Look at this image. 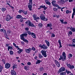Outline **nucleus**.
<instances>
[{
  "instance_id": "nucleus-1",
  "label": "nucleus",
  "mask_w": 75,
  "mask_h": 75,
  "mask_svg": "<svg viewBox=\"0 0 75 75\" xmlns=\"http://www.w3.org/2000/svg\"><path fill=\"white\" fill-rule=\"evenodd\" d=\"M28 34L27 33H24L22 35H20V37L21 40H22L24 41V42H25L27 43H28V41L26 40L25 38H24V37H27Z\"/></svg>"
},
{
  "instance_id": "nucleus-2",
  "label": "nucleus",
  "mask_w": 75,
  "mask_h": 75,
  "mask_svg": "<svg viewBox=\"0 0 75 75\" xmlns=\"http://www.w3.org/2000/svg\"><path fill=\"white\" fill-rule=\"evenodd\" d=\"M39 47H40L41 48L43 49V50H47V49H48L47 46L44 44H43L42 45H39Z\"/></svg>"
},
{
  "instance_id": "nucleus-3",
  "label": "nucleus",
  "mask_w": 75,
  "mask_h": 75,
  "mask_svg": "<svg viewBox=\"0 0 75 75\" xmlns=\"http://www.w3.org/2000/svg\"><path fill=\"white\" fill-rule=\"evenodd\" d=\"M12 18L13 17H11L10 15L8 14L6 16L5 19L6 21H10V20L12 19Z\"/></svg>"
},
{
  "instance_id": "nucleus-4",
  "label": "nucleus",
  "mask_w": 75,
  "mask_h": 75,
  "mask_svg": "<svg viewBox=\"0 0 75 75\" xmlns=\"http://www.w3.org/2000/svg\"><path fill=\"white\" fill-rule=\"evenodd\" d=\"M40 17L41 19V20H42L43 21H48V19L47 18H45V16L44 15H41L40 16Z\"/></svg>"
},
{
  "instance_id": "nucleus-5",
  "label": "nucleus",
  "mask_w": 75,
  "mask_h": 75,
  "mask_svg": "<svg viewBox=\"0 0 75 75\" xmlns=\"http://www.w3.org/2000/svg\"><path fill=\"white\" fill-rule=\"evenodd\" d=\"M47 51H45L44 50H42L41 51V53L42 54L43 56L44 57H46L47 56V53H46V52Z\"/></svg>"
},
{
  "instance_id": "nucleus-6",
  "label": "nucleus",
  "mask_w": 75,
  "mask_h": 75,
  "mask_svg": "<svg viewBox=\"0 0 75 75\" xmlns=\"http://www.w3.org/2000/svg\"><path fill=\"white\" fill-rule=\"evenodd\" d=\"M65 71V68L64 67H62L59 69V70L58 71L57 73L58 74H59V73H60V72H62Z\"/></svg>"
},
{
  "instance_id": "nucleus-7",
  "label": "nucleus",
  "mask_w": 75,
  "mask_h": 75,
  "mask_svg": "<svg viewBox=\"0 0 75 75\" xmlns=\"http://www.w3.org/2000/svg\"><path fill=\"white\" fill-rule=\"evenodd\" d=\"M40 7L38 8V10H40V9H41L42 8H44V10H45L46 9H47V7H46L44 5H41L40 6Z\"/></svg>"
},
{
  "instance_id": "nucleus-8",
  "label": "nucleus",
  "mask_w": 75,
  "mask_h": 75,
  "mask_svg": "<svg viewBox=\"0 0 75 75\" xmlns=\"http://www.w3.org/2000/svg\"><path fill=\"white\" fill-rule=\"evenodd\" d=\"M11 64L8 63H7L5 64V67L6 69H8L10 67Z\"/></svg>"
},
{
  "instance_id": "nucleus-9",
  "label": "nucleus",
  "mask_w": 75,
  "mask_h": 75,
  "mask_svg": "<svg viewBox=\"0 0 75 75\" xmlns=\"http://www.w3.org/2000/svg\"><path fill=\"white\" fill-rule=\"evenodd\" d=\"M32 50L31 48H29L28 49H25V52H27V53H30L31 52V51Z\"/></svg>"
},
{
  "instance_id": "nucleus-10",
  "label": "nucleus",
  "mask_w": 75,
  "mask_h": 75,
  "mask_svg": "<svg viewBox=\"0 0 75 75\" xmlns=\"http://www.w3.org/2000/svg\"><path fill=\"white\" fill-rule=\"evenodd\" d=\"M28 25L29 26H30V27H36V26H34V24L31 23V21H29V22L28 23Z\"/></svg>"
},
{
  "instance_id": "nucleus-11",
  "label": "nucleus",
  "mask_w": 75,
  "mask_h": 75,
  "mask_svg": "<svg viewBox=\"0 0 75 75\" xmlns=\"http://www.w3.org/2000/svg\"><path fill=\"white\" fill-rule=\"evenodd\" d=\"M11 72L12 75H17V73L14 70H11Z\"/></svg>"
},
{
  "instance_id": "nucleus-12",
  "label": "nucleus",
  "mask_w": 75,
  "mask_h": 75,
  "mask_svg": "<svg viewBox=\"0 0 75 75\" xmlns=\"http://www.w3.org/2000/svg\"><path fill=\"white\" fill-rule=\"evenodd\" d=\"M16 18H17V19H20V18H21V19H22V18H23V17H22V16L20 15H17L16 17Z\"/></svg>"
},
{
  "instance_id": "nucleus-13",
  "label": "nucleus",
  "mask_w": 75,
  "mask_h": 75,
  "mask_svg": "<svg viewBox=\"0 0 75 75\" xmlns=\"http://www.w3.org/2000/svg\"><path fill=\"white\" fill-rule=\"evenodd\" d=\"M55 62L57 67H60V64L59 63L57 60H55Z\"/></svg>"
},
{
  "instance_id": "nucleus-14",
  "label": "nucleus",
  "mask_w": 75,
  "mask_h": 75,
  "mask_svg": "<svg viewBox=\"0 0 75 75\" xmlns=\"http://www.w3.org/2000/svg\"><path fill=\"white\" fill-rule=\"evenodd\" d=\"M69 28L70 30H71L72 32H73L74 33L75 32V28L74 27L73 28L72 26H71V28Z\"/></svg>"
},
{
  "instance_id": "nucleus-15",
  "label": "nucleus",
  "mask_w": 75,
  "mask_h": 75,
  "mask_svg": "<svg viewBox=\"0 0 75 75\" xmlns=\"http://www.w3.org/2000/svg\"><path fill=\"white\" fill-rule=\"evenodd\" d=\"M61 59H62V61H65V59H64V57H62V56L61 55L60 56V58L59 59V60H61Z\"/></svg>"
},
{
  "instance_id": "nucleus-16",
  "label": "nucleus",
  "mask_w": 75,
  "mask_h": 75,
  "mask_svg": "<svg viewBox=\"0 0 75 75\" xmlns=\"http://www.w3.org/2000/svg\"><path fill=\"white\" fill-rule=\"evenodd\" d=\"M31 35H32V37H33L34 38H36V35L35 33H32Z\"/></svg>"
},
{
  "instance_id": "nucleus-17",
  "label": "nucleus",
  "mask_w": 75,
  "mask_h": 75,
  "mask_svg": "<svg viewBox=\"0 0 75 75\" xmlns=\"http://www.w3.org/2000/svg\"><path fill=\"white\" fill-rule=\"evenodd\" d=\"M53 6L54 7H57L59 9H61V7L59 6L58 5V4H56Z\"/></svg>"
},
{
  "instance_id": "nucleus-18",
  "label": "nucleus",
  "mask_w": 75,
  "mask_h": 75,
  "mask_svg": "<svg viewBox=\"0 0 75 75\" xmlns=\"http://www.w3.org/2000/svg\"><path fill=\"white\" fill-rule=\"evenodd\" d=\"M45 2H46V4H47L51 6V3L48 1V0H45Z\"/></svg>"
},
{
  "instance_id": "nucleus-19",
  "label": "nucleus",
  "mask_w": 75,
  "mask_h": 75,
  "mask_svg": "<svg viewBox=\"0 0 75 75\" xmlns=\"http://www.w3.org/2000/svg\"><path fill=\"white\" fill-rule=\"evenodd\" d=\"M45 42H46L47 46L48 47H50V42H48V40H46L45 41Z\"/></svg>"
},
{
  "instance_id": "nucleus-20",
  "label": "nucleus",
  "mask_w": 75,
  "mask_h": 75,
  "mask_svg": "<svg viewBox=\"0 0 75 75\" xmlns=\"http://www.w3.org/2000/svg\"><path fill=\"white\" fill-rule=\"evenodd\" d=\"M28 8H29V11H31V10H32V8H32V5H29L28 6Z\"/></svg>"
},
{
  "instance_id": "nucleus-21",
  "label": "nucleus",
  "mask_w": 75,
  "mask_h": 75,
  "mask_svg": "<svg viewBox=\"0 0 75 75\" xmlns=\"http://www.w3.org/2000/svg\"><path fill=\"white\" fill-rule=\"evenodd\" d=\"M58 42L60 45V48H62V44H61V40H58Z\"/></svg>"
},
{
  "instance_id": "nucleus-22",
  "label": "nucleus",
  "mask_w": 75,
  "mask_h": 75,
  "mask_svg": "<svg viewBox=\"0 0 75 75\" xmlns=\"http://www.w3.org/2000/svg\"><path fill=\"white\" fill-rule=\"evenodd\" d=\"M62 55L64 57V59H66V54L65 52H63Z\"/></svg>"
},
{
  "instance_id": "nucleus-23",
  "label": "nucleus",
  "mask_w": 75,
  "mask_h": 75,
  "mask_svg": "<svg viewBox=\"0 0 75 75\" xmlns=\"http://www.w3.org/2000/svg\"><path fill=\"white\" fill-rule=\"evenodd\" d=\"M33 17L35 20H37V19H36V18L37 17V15H35V14H33Z\"/></svg>"
},
{
  "instance_id": "nucleus-24",
  "label": "nucleus",
  "mask_w": 75,
  "mask_h": 75,
  "mask_svg": "<svg viewBox=\"0 0 75 75\" xmlns=\"http://www.w3.org/2000/svg\"><path fill=\"white\" fill-rule=\"evenodd\" d=\"M56 3V1H52L51 3H52V6H54V5L56 4H55V3Z\"/></svg>"
},
{
  "instance_id": "nucleus-25",
  "label": "nucleus",
  "mask_w": 75,
  "mask_h": 75,
  "mask_svg": "<svg viewBox=\"0 0 75 75\" xmlns=\"http://www.w3.org/2000/svg\"><path fill=\"white\" fill-rule=\"evenodd\" d=\"M52 26V24L51 23H49L47 24V27H49L51 28Z\"/></svg>"
},
{
  "instance_id": "nucleus-26",
  "label": "nucleus",
  "mask_w": 75,
  "mask_h": 75,
  "mask_svg": "<svg viewBox=\"0 0 75 75\" xmlns=\"http://www.w3.org/2000/svg\"><path fill=\"white\" fill-rule=\"evenodd\" d=\"M42 61H40V60H37V61L36 62L35 64H40V62H42Z\"/></svg>"
},
{
  "instance_id": "nucleus-27",
  "label": "nucleus",
  "mask_w": 75,
  "mask_h": 75,
  "mask_svg": "<svg viewBox=\"0 0 75 75\" xmlns=\"http://www.w3.org/2000/svg\"><path fill=\"white\" fill-rule=\"evenodd\" d=\"M72 57V54H69L68 55V58L69 59H71V57Z\"/></svg>"
},
{
  "instance_id": "nucleus-28",
  "label": "nucleus",
  "mask_w": 75,
  "mask_h": 75,
  "mask_svg": "<svg viewBox=\"0 0 75 75\" xmlns=\"http://www.w3.org/2000/svg\"><path fill=\"white\" fill-rule=\"evenodd\" d=\"M60 3H62V4H64L65 3L64 0H60Z\"/></svg>"
},
{
  "instance_id": "nucleus-29",
  "label": "nucleus",
  "mask_w": 75,
  "mask_h": 75,
  "mask_svg": "<svg viewBox=\"0 0 75 75\" xmlns=\"http://www.w3.org/2000/svg\"><path fill=\"white\" fill-rule=\"evenodd\" d=\"M74 42H72V44H69V46L70 47H75V44H74Z\"/></svg>"
},
{
  "instance_id": "nucleus-30",
  "label": "nucleus",
  "mask_w": 75,
  "mask_h": 75,
  "mask_svg": "<svg viewBox=\"0 0 75 75\" xmlns=\"http://www.w3.org/2000/svg\"><path fill=\"white\" fill-rule=\"evenodd\" d=\"M3 32L5 34V35H6V36H7V33H6V31L4 29V31H3Z\"/></svg>"
},
{
  "instance_id": "nucleus-31",
  "label": "nucleus",
  "mask_w": 75,
  "mask_h": 75,
  "mask_svg": "<svg viewBox=\"0 0 75 75\" xmlns=\"http://www.w3.org/2000/svg\"><path fill=\"white\" fill-rule=\"evenodd\" d=\"M60 75H66V72H62L60 74Z\"/></svg>"
},
{
  "instance_id": "nucleus-32",
  "label": "nucleus",
  "mask_w": 75,
  "mask_h": 75,
  "mask_svg": "<svg viewBox=\"0 0 75 75\" xmlns=\"http://www.w3.org/2000/svg\"><path fill=\"white\" fill-rule=\"evenodd\" d=\"M2 11H5L6 10V8L4 7H3L1 9Z\"/></svg>"
},
{
  "instance_id": "nucleus-33",
  "label": "nucleus",
  "mask_w": 75,
  "mask_h": 75,
  "mask_svg": "<svg viewBox=\"0 0 75 75\" xmlns=\"http://www.w3.org/2000/svg\"><path fill=\"white\" fill-rule=\"evenodd\" d=\"M74 15L75 16V12H73L72 16V18L73 19H74Z\"/></svg>"
},
{
  "instance_id": "nucleus-34",
  "label": "nucleus",
  "mask_w": 75,
  "mask_h": 75,
  "mask_svg": "<svg viewBox=\"0 0 75 75\" xmlns=\"http://www.w3.org/2000/svg\"><path fill=\"white\" fill-rule=\"evenodd\" d=\"M23 13L25 14V15H26V14H27V11H25L24 10L23 11Z\"/></svg>"
},
{
  "instance_id": "nucleus-35",
  "label": "nucleus",
  "mask_w": 75,
  "mask_h": 75,
  "mask_svg": "<svg viewBox=\"0 0 75 75\" xmlns=\"http://www.w3.org/2000/svg\"><path fill=\"white\" fill-rule=\"evenodd\" d=\"M38 26L40 28H41L42 27V23H39L38 25Z\"/></svg>"
},
{
  "instance_id": "nucleus-36",
  "label": "nucleus",
  "mask_w": 75,
  "mask_h": 75,
  "mask_svg": "<svg viewBox=\"0 0 75 75\" xmlns=\"http://www.w3.org/2000/svg\"><path fill=\"white\" fill-rule=\"evenodd\" d=\"M55 37V34L53 33H52L51 37L52 38H54V37Z\"/></svg>"
},
{
  "instance_id": "nucleus-37",
  "label": "nucleus",
  "mask_w": 75,
  "mask_h": 75,
  "mask_svg": "<svg viewBox=\"0 0 75 75\" xmlns=\"http://www.w3.org/2000/svg\"><path fill=\"white\" fill-rule=\"evenodd\" d=\"M3 67H1V66L0 65V72H1L2 69H3Z\"/></svg>"
},
{
  "instance_id": "nucleus-38",
  "label": "nucleus",
  "mask_w": 75,
  "mask_h": 75,
  "mask_svg": "<svg viewBox=\"0 0 75 75\" xmlns=\"http://www.w3.org/2000/svg\"><path fill=\"white\" fill-rule=\"evenodd\" d=\"M74 68V66L71 65L69 68H70V69H73V68Z\"/></svg>"
},
{
  "instance_id": "nucleus-39",
  "label": "nucleus",
  "mask_w": 75,
  "mask_h": 75,
  "mask_svg": "<svg viewBox=\"0 0 75 75\" xmlns=\"http://www.w3.org/2000/svg\"><path fill=\"white\" fill-rule=\"evenodd\" d=\"M39 57L40 58H43V56H42L40 54H39Z\"/></svg>"
},
{
  "instance_id": "nucleus-40",
  "label": "nucleus",
  "mask_w": 75,
  "mask_h": 75,
  "mask_svg": "<svg viewBox=\"0 0 75 75\" xmlns=\"http://www.w3.org/2000/svg\"><path fill=\"white\" fill-rule=\"evenodd\" d=\"M9 52H10V55H13V51L12 50H10L9 51Z\"/></svg>"
},
{
  "instance_id": "nucleus-41",
  "label": "nucleus",
  "mask_w": 75,
  "mask_h": 75,
  "mask_svg": "<svg viewBox=\"0 0 75 75\" xmlns=\"http://www.w3.org/2000/svg\"><path fill=\"white\" fill-rule=\"evenodd\" d=\"M23 10H22L20 9L19 10L18 13H23Z\"/></svg>"
},
{
  "instance_id": "nucleus-42",
  "label": "nucleus",
  "mask_w": 75,
  "mask_h": 75,
  "mask_svg": "<svg viewBox=\"0 0 75 75\" xmlns=\"http://www.w3.org/2000/svg\"><path fill=\"white\" fill-rule=\"evenodd\" d=\"M8 47L9 49L11 50H13V47L11 46H8Z\"/></svg>"
},
{
  "instance_id": "nucleus-43",
  "label": "nucleus",
  "mask_w": 75,
  "mask_h": 75,
  "mask_svg": "<svg viewBox=\"0 0 75 75\" xmlns=\"http://www.w3.org/2000/svg\"><path fill=\"white\" fill-rule=\"evenodd\" d=\"M62 19L60 18V19L59 20V21L62 23H64V19H63L62 20Z\"/></svg>"
},
{
  "instance_id": "nucleus-44",
  "label": "nucleus",
  "mask_w": 75,
  "mask_h": 75,
  "mask_svg": "<svg viewBox=\"0 0 75 75\" xmlns=\"http://www.w3.org/2000/svg\"><path fill=\"white\" fill-rule=\"evenodd\" d=\"M27 33L29 35H31V32H30V31H28Z\"/></svg>"
},
{
  "instance_id": "nucleus-45",
  "label": "nucleus",
  "mask_w": 75,
  "mask_h": 75,
  "mask_svg": "<svg viewBox=\"0 0 75 75\" xmlns=\"http://www.w3.org/2000/svg\"><path fill=\"white\" fill-rule=\"evenodd\" d=\"M40 71H42L44 70V69L42 67H41L40 68Z\"/></svg>"
},
{
  "instance_id": "nucleus-46",
  "label": "nucleus",
  "mask_w": 75,
  "mask_h": 75,
  "mask_svg": "<svg viewBox=\"0 0 75 75\" xmlns=\"http://www.w3.org/2000/svg\"><path fill=\"white\" fill-rule=\"evenodd\" d=\"M36 20H35L36 22H38V20H40V17H38L37 18H36Z\"/></svg>"
},
{
  "instance_id": "nucleus-47",
  "label": "nucleus",
  "mask_w": 75,
  "mask_h": 75,
  "mask_svg": "<svg viewBox=\"0 0 75 75\" xmlns=\"http://www.w3.org/2000/svg\"><path fill=\"white\" fill-rule=\"evenodd\" d=\"M67 65L69 68H70L71 66V64H68V63H67Z\"/></svg>"
},
{
  "instance_id": "nucleus-48",
  "label": "nucleus",
  "mask_w": 75,
  "mask_h": 75,
  "mask_svg": "<svg viewBox=\"0 0 75 75\" xmlns=\"http://www.w3.org/2000/svg\"><path fill=\"white\" fill-rule=\"evenodd\" d=\"M13 46H14V47H15V48H16L17 47V45H16V44H15V43H13Z\"/></svg>"
},
{
  "instance_id": "nucleus-49",
  "label": "nucleus",
  "mask_w": 75,
  "mask_h": 75,
  "mask_svg": "<svg viewBox=\"0 0 75 75\" xmlns=\"http://www.w3.org/2000/svg\"><path fill=\"white\" fill-rule=\"evenodd\" d=\"M53 10H54V11H58V9L56 8H54L53 9Z\"/></svg>"
},
{
  "instance_id": "nucleus-50",
  "label": "nucleus",
  "mask_w": 75,
  "mask_h": 75,
  "mask_svg": "<svg viewBox=\"0 0 75 75\" xmlns=\"http://www.w3.org/2000/svg\"><path fill=\"white\" fill-rule=\"evenodd\" d=\"M17 65H16L14 64L13 66V70H14V69L15 68V67H17Z\"/></svg>"
},
{
  "instance_id": "nucleus-51",
  "label": "nucleus",
  "mask_w": 75,
  "mask_h": 75,
  "mask_svg": "<svg viewBox=\"0 0 75 75\" xmlns=\"http://www.w3.org/2000/svg\"><path fill=\"white\" fill-rule=\"evenodd\" d=\"M31 50H33V51H35V48L34 47H33L32 48Z\"/></svg>"
},
{
  "instance_id": "nucleus-52",
  "label": "nucleus",
  "mask_w": 75,
  "mask_h": 75,
  "mask_svg": "<svg viewBox=\"0 0 75 75\" xmlns=\"http://www.w3.org/2000/svg\"><path fill=\"white\" fill-rule=\"evenodd\" d=\"M25 30H26V31H28V30H29V28L28 27H26L25 28Z\"/></svg>"
},
{
  "instance_id": "nucleus-53",
  "label": "nucleus",
  "mask_w": 75,
  "mask_h": 75,
  "mask_svg": "<svg viewBox=\"0 0 75 75\" xmlns=\"http://www.w3.org/2000/svg\"><path fill=\"white\" fill-rule=\"evenodd\" d=\"M69 13V11L68 10H67L66 11V13L67 14H68Z\"/></svg>"
},
{
  "instance_id": "nucleus-54",
  "label": "nucleus",
  "mask_w": 75,
  "mask_h": 75,
  "mask_svg": "<svg viewBox=\"0 0 75 75\" xmlns=\"http://www.w3.org/2000/svg\"><path fill=\"white\" fill-rule=\"evenodd\" d=\"M28 4H30L29 5H32L33 4V2H29Z\"/></svg>"
},
{
  "instance_id": "nucleus-55",
  "label": "nucleus",
  "mask_w": 75,
  "mask_h": 75,
  "mask_svg": "<svg viewBox=\"0 0 75 75\" xmlns=\"http://www.w3.org/2000/svg\"><path fill=\"white\" fill-rule=\"evenodd\" d=\"M69 33L70 35H72V32L71 31H70L69 32Z\"/></svg>"
},
{
  "instance_id": "nucleus-56",
  "label": "nucleus",
  "mask_w": 75,
  "mask_h": 75,
  "mask_svg": "<svg viewBox=\"0 0 75 75\" xmlns=\"http://www.w3.org/2000/svg\"><path fill=\"white\" fill-rule=\"evenodd\" d=\"M7 33H8V34H10V33H11V31H10V30H8L7 31Z\"/></svg>"
},
{
  "instance_id": "nucleus-57",
  "label": "nucleus",
  "mask_w": 75,
  "mask_h": 75,
  "mask_svg": "<svg viewBox=\"0 0 75 75\" xmlns=\"http://www.w3.org/2000/svg\"><path fill=\"white\" fill-rule=\"evenodd\" d=\"M30 20H28L25 23L26 24H28V23L30 22Z\"/></svg>"
},
{
  "instance_id": "nucleus-58",
  "label": "nucleus",
  "mask_w": 75,
  "mask_h": 75,
  "mask_svg": "<svg viewBox=\"0 0 75 75\" xmlns=\"http://www.w3.org/2000/svg\"><path fill=\"white\" fill-rule=\"evenodd\" d=\"M4 30V29H0V31H1V33L3 32V31Z\"/></svg>"
},
{
  "instance_id": "nucleus-59",
  "label": "nucleus",
  "mask_w": 75,
  "mask_h": 75,
  "mask_svg": "<svg viewBox=\"0 0 75 75\" xmlns=\"http://www.w3.org/2000/svg\"><path fill=\"white\" fill-rule=\"evenodd\" d=\"M25 69L27 70V66H25L24 67Z\"/></svg>"
},
{
  "instance_id": "nucleus-60",
  "label": "nucleus",
  "mask_w": 75,
  "mask_h": 75,
  "mask_svg": "<svg viewBox=\"0 0 75 75\" xmlns=\"http://www.w3.org/2000/svg\"><path fill=\"white\" fill-rule=\"evenodd\" d=\"M16 48H17V50H21V49H20L19 47H18V46H17V47H16Z\"/></svg>"
},
{
  "instance_id": "nucleus-61",
  "label": "nucleus",
  "mask_w": 75,
  "mask_h": 75,
  "mask_svg": "<svg viewBox=\"0 0 75 75\" xmlns=\"http://www.w3.org/2000/svg\"><path fill=\"white\" fill-rule=\"evenodd\" d=\"M27 64L28 65H31V62H28L27 63Z\"/></svg>"
},
{
  "instance_id": "nucleus-62",
  "label": "nucleus",
  "mask_w": 75,
  "mask_h": 75,
  "mask_svg": "<svg viewBox=\"0 0 75 75\" xmlns=\"http://www.w3.org/2000/svg\"><path fill=\"white\" fill-rule=\"evenodd\" d=\"M23 19H20V21L21 23H23Z\"/></svg>"
},
{
  "instance_id": "nucleus-63",
  "label": "nucleus",
  "mask_w": 75,
  "mask_h": 75,
  "mask_svg": "<svg viewBox=\"0 0 75 75\" xmlns=\"http://www.w3.org/2000/svg\"><path fill=\"white\" fill-rule=\"evenodd\" d=\"M73 42H75V39H74L72 40Z\"/></svg>"
},
{
  "instance_id": "nucleus-64",
  "label": "nucleus",
  "mask_w": 75,
  "mask_h": 75,
  "mask_svg": "<svg viewBox=\"0 0 75 75\" xmlns=\"http://www.w3.org/2000/svg\"><path fill=\"white\" fill-rule=\"evenodd\" d=\"M73 12H75V7H74V8L73 9Z\"/></svg>"
}]
</instances>
